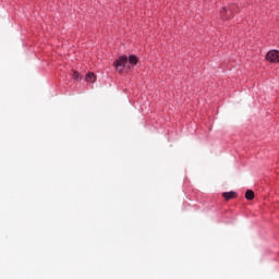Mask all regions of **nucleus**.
<instances>
[{"label":"nucleus","mask_w":279,"mask_h":279,"mask_svg":"<svg viewBox=\"0 0 279 279\" xmlns=\"http://www.w3.org/2000/svg\"><path fill=\"white\" fill-rule=\"evenodd\" d=\"M128 64V57H121L114 61L116 71L123 73L125 65Z\"/></svg>","instance_id":"f257e3e1"},{"label":"nucleus","mask_w":279,"mask_h":279,"mask_svg":"<svg viewBox=\"0 0 279 279\" xmlns=\"http://www.w3.org/2000/svg\"><path fill=\"white\" fill-rule=\"evenodd\" d=\"M236 10L235 7H231L229 10L226 8H222L220 10V19H222V21H228V19H232V14H234V11Z\"/></svg>","instance_id":"f03ea898"},{"label":"nucleus","mask_w":279,"mask_h":279,"mask_svg":"<svg viewBox=\"0 0 279 279\" xmlns=\"http://www.w3.org/2000/svg\"><path fill=\"white\" fill-rule=\"evenodd\" d=\"M266 60L268 62L278 63L279 62V51L278 50H270L266 54Z\"/></svg>","instance_id":"7ed1b4c3"},{"label":"nucleus","mask_w":279,"mask_h":279,"mask_svg":"<svg viewBox=\"0 0 279 279\" xmlns=\"http://www.w3.org/2000/svg\"><path fill=\"white\" fill-rule=\"evenodd\" d=\"M222 197L226 202H230V199H234V197H236V192H225L222 193Z\"/></svg>","instance_id":"20e7f679"},{"label":"nucleus","mask_w":279,"mask_h":279,"mask_svg":"<svg viewBox=\"0 0 279 279\" xmlns=\"http://www.w3.org/2000/svg\"><path fill=\"white\" fill-rule=\"evenodd\" d=\"M86 82H89L90 84H95V82H97V76H95V73L89 72L86 76H85Z\"/></svg>","instance_id":"39448f33"},{"label":"nucleus","mask_w":279,"mask_h":279,"mask_svg":"<svg viewBox=\"0 0 279 279\" xmlns=\"http://www.w3.org/2000/svg\"><path fill=\"white\" fill-rule=\"evenodd\" d=\"M128 62L129 64H132V66H136V64H138V59L135 56H130Z\"/></svg>","instance_id":"423d86ee"},{"label":"nucleus","mask_w":279,"mask_h":279,"mask_svg":"<svg viewBox=\"0 0 279 279\" xmlns=\"http://www.w3.org/2000/svg\"><path fill=\"white\" fill-rule=\"evenodd\" d=\"M245 198L248 199V201L254 199V191L247 190L246 193H245Z\"/></svg>","instance_id":"0eeeda50"},{"label":"nucleus","mask_w":279,"mask_h":279,"mask_svg":"<svg viewBox=\"0 0 279 279\" xmlns=\"http://www.w3.org/2000/svg\"><path fill=\"white\" fill-rule=\"evenodd\" d=\"M73 80H75L77 82V80H80V72L74 71L72 74Z\"/></svg>","instance_id":"6e6552de"}]
</instances>
